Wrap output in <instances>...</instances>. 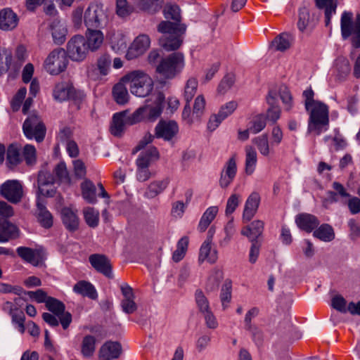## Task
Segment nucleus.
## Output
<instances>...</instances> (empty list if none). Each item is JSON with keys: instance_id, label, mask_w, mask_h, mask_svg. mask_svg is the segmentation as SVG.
I'll return each mask as SVG.
<instances>
[{"instance_id": "obj_1", "label": "nucleus", "mask_w": 360, "mask_h": 360, "mask_svg": "<svg viewBox=\"0 0 360 360\" xmlns=\"http://www.w3.org/2000/svg\"><path fill=\"white\" fill-rule=\"evenodd\" d=\"M163 15L166 19L162 20L157 26V30L162 34L159 39V44L167 51L179 49L183 44V35L186 31L187 26L181 23V9L176 4H167L165 6Z\"/></svg>"}, {"instance_id": "obj_2", "label": "nucleus", "mask_w": 360, "mask_h": 360, "mask_svg": "<svg viewBox=\"0 0 360 360\" xmlns=\"http://www.w3.org/2000/svg\"><path fill=\"white\" fill-rule=\"evenodd\" d=\"M278 97H280L283 103L286 106V110H289L292 107V96L288 88L285 85L275 86L270 89L266 97L269 108L266 110V120L276 123L281 117V110L278 105Z\"/></svg>"}, {"instance_id": "obj_3", "label": "nucleus", "mask_w": 360, "mask_h": 360, "mask_svg": "<svg viewBox=\"0 0 360 360\" xmlns=\"http://www.w3.org/2000/svg\"><path fill=\"white\" fill-rule=\"evenodd\" d=\"M309 113L307 131L319 135L326 131L329 125V107L324 103L319 101L306 109Z\"/></svg>"}, {"instance_id": "obj_4", "label": "nucleus", "mask_w": 360, "mask_h": 360, "mask_svg": "<svg viewBox=\"0 0 360 360\" xmlns=\"http://www.w3.org/2000/svg\"><path fill=\"white\" fill-rule=\"evenodd\" d=\"M179 132V127L175 121L160 120L155 128V136L146 134L143 139L133 150V153L143 148L147 144L151 143L154 137L163 139L166 141H172Z\"/></svg>"}, {"instance_id": "obj_5", "label": "nucleus", "mask_w": 360, "mask_h": 360, "mask_svg": "<svg viewBox=\"0 0 360 360\" xmlns=\"http://www.w3.org/2000/svg\"><path fill=\"white\" fill-rule=\"evenodd\" d=\"M122 82H129L131 93L138 97H146L153 89V80L143 71L135 70L129 73L122 78Z\"/></svg>"}, {"instance_id": "obj_6", "label": "nucleus", "mask_w": 360, "mask_h": 360, "mask_svg": "<svg viewBox=\"0 0 360 360\" xmlns=\"http://www.w3.org/2000/svg\"><path fill=\"white\" fill-rule=\"evenodd\" d=\"M0 292H13L18 297L14 299V302H6L4 304L5 309H9V314L11 316L12 322L20 333H22V298L20 296L21 288L18 286H12L9 284L0 283Z\"/></svg>"}, {"instance_id": "obj_7", "label": "nucleus", "mask_w": 360, "mask_h": 360, "mask_svg": "<svg viewBox=\"0 0 360 360\" xmlns=\"http://www.w3.org/2000/svg\"><path fill=\"white\" fill-rule=\"evenodd\" d=\"M184 67V56L181 52H174L163 58L160 61L155 72L165 79L175 77Z\"/></svg>"}, {"instance_id": "obj_8", "label": "nucleus", "mask_w": 360, "mask_h": 360, "mask_svg": "<svg viewBox=\"0 0 360 360\" xmlns=\"http://www.w3.org/2000/svg\"><path fill=\"white\" fill-rule=\"evenodd\" d=\"M22 63V46H18L13 58L8 50L0 51V76L10 70L9 79H15L20 73Z\"/></svg>"}, {"instance_id": "obj_9", "label": "nucleus", "mask_w": 360, "mask_h": 360, "mask_svg": "<svg viewBox=\"0 0 360 360\" xmlns=\"http://www.w3.org/2000/svg\"><path fill=\"white\" fill-rule=\"evenodd\" d=\"M153 105L148 104L138 108L131 114V123H138L144 119L154 120L159 117L163 108L165 95L162 92H158L153 95Z\"/></svg>"}, {"instance_id": "obj_10", "label": "nucleus", "mask_w": 360, "mask_h": 360, "mask_svg": "<svg viewBox=\"0 0 360 360\" xmlns=\"http://www.w3.org/2000/svg\"><path fill=\"white\" fill-rule=\"evenodd\" d=\"M108 22V16L101 4L91 3L84 13V23L87 30L103 28Z\"/></svg>"}, {"instance_id": "obj_11", "label": "nucleus", "mask_w": 360, "mask_h": 360, "mask_svg": "<svg viewBox=\"0 0 360 360\" xmlns=\"http://www.w3.org/2000/svg\"><path fill=\"white\" fill-rule=\"evenodd\" d=\"M341 32L344 39L352 36V44L354 47H360V15L356 16L355 22H352V13L344 12L341 17Z\"/></svg>"}, {"instance_id": "obj_12", "label": "nucleus", "mask_w": 360, "mask_h": 360, "mask_svg": "<svg viewBox=\"0 0 360 360\" xmlns=\"http://www.w3.org/2000/svg\"><path fill=\"white\" fill-rule=\"evenodd\" d=\"M53 96L56 100L63 101H72L79 108L80 103L84 98V95L80 91H77L69 82H61L58 83L53 90Z\"/></svg>"}, {"instance_id": "obj_13", "label": "nucleus", "mask_w": 360, "mask_h": 360, "mask_svg": "<svg viewBox=\"0 0 360 360\" xmlns=\"http://www.w3.org/2000/svg\"><path fill=\"white\" fill-rule=\"evenodd\" d=\"M24 134L27 138L41 142L46 135V127L37 114H30L24 121Z\"/></svg>"}, {"instance_id": "obj_14", "label": "nucleus", "mask_w": 360, "mask_h": 360, "mask_svg": "<svg viewBox=\"0 0 360 360\" xmlns=\"http://www.w3.org/2000/svg\"><path fill=\"white\" fill-rule=\"evenodd\" d=\"M68 60L63 49H56L47 57L44 68L51 75H58L67 67Z\"/></svg>"}, {"instance_id": "obj_15", "label": "nucleus", "mask_w": 360, "mask_h": 360, "mask_svg": "<svg viewBox=\"0 0 360 360\" xmlns=\"http://www.w3.org/2000/svg\"><path fill=\"white\" fill-rule=\"evenodd\" d=\"M89 51L83 36H75L68 43L67 51L70 58L73 60H83L86 57Z\"/></svg>"}, {"instance_id": "obj_16", "label": "nucleus", "mask_w": 360, "mask_h": 360, "mask_svg": "<svg viewBox=\"0 0 360 360\" xmlns=\"http://www.w3.org/2000/svg\"><path fill=\"white\" fill-rule=\"evenodd\" d=\"M45 305L49 311L58 317L63 329H67L72 322V315L70 312L65 311V304L60 300L49 297Z\"/></svg>"}, {"instance_id": "obj_17", "label": "nucleus", "mask_w": 360, "mask_h": 360, "mask_svg": "<svg viewBox=\"0 0 360 360\" xmlns=\"http://www.w3.org/2000/svg\"><path fill=\"white\" fill-rule=\"evenodd\" d=\"M0 194L9 202L17 203L22 195V186L18 181L8 180L1 186Z\"/></svg>"}, {"instance_id": "obj_18", "label": "nucleus", "mask_w": 360, "mask_h": 360, "mask_svg": "<svg viewBox=\"0 0 360 360\" xmlns=\"http://www.w3.org/2000/svg\"><path fill=\"white\" fill-rule=\"evenodd\" d=\"M34 73V65L32 63H27L24 67V84L29 83L31 81L30 84V94L32 96L28 97L24 101V114H25L26 111L30 108L32 105L33 98L32 97H35L37 93L39 91V84L37 79H33L32 75Z\"/></svg>"}, {"instance_id": "obj_19", "label": "nucleus", "mask_w": 360, "mask_h": 360, "mask_svg": "<svg viewBox=\"0 0 360 360\" xmlns=\"http://www.w3.org/2000/svg\"><path fill=\"white\" fill-rule=\"evenodd\" d=\"M131 115H128V111L124 110L115 113L113 115L112 121L110 125V132L115 136H120L124 131L126 125H132L135 123H131Z\"/></svg>"}, {"instance_id": "obj_20", "label": "nucleus", "mask_w": 360, "mask_h": 360, "mask_svg": "<svg viewBox=\"0 0 360 360\" xmlns=\"http://www.w3.org/2000/svg\"><path fill=\"white\" fill-rule=\"evenodd\" d=\"M89 260L91 266L99 273L109 278L113 277L112 265L110 259L104 255L93 254L89 256Z\"/></svg>"}, {"instance_id": "obj_21", "label": "nucleus", "mask_w": 360, "mask_h": 360, "mask_svg": "<svg viewBox=\"0 0 360 360\" xmlns=\"http://www.w3.org/2000/svg\"><path fill=\"white\" fill-rule=\"evenodd\" d=\"M150 39L147 34L139 35L133 41L127 53L130 60L142 55L150 46Z\"/></svg>"}, {"instance_id": "obj_22", "label": "nucleus", "mask_w": 360, "mask_h": 360, "mask_svg": "<svg viewBox=\"0 0 360 360\" xmlns=\"http://www.w3.org/2000/svg\"><path fill=\"white\" fill-rule=\"evenodd\" d=\"M46 201L38 196L37 201L36 217L37 221L45 229H49L53 226V216L46 209Z\"/></svg>"}, {"instance_id": "obj_23", "label": "nucleus", "mask_w": 360, "mask_h": 360, "mask_svg": "<svg viewBox=\"0 0 360 360\" xmlns=\"http://www.w3.org/2000/svg\"><path fill=\"white\" fill-rule=\"evenodd\" d=\"M121 354L122 346L120 342L107 341L99 349L98 359H116Z\"/></svg>"}, {"instance_id": "obj_24", "label": "nucleus", "mask_w": 360, "mask_h": 360, "mask_svg": "<svg viewBox=\"0 0 360 360\" xmlns=\"http://www.w3.org/2000/svg\"><path fill=\"white\" fill-rule=\"evenodd\" d=\"M61 219L63 225L70 232H75L79 229V219L77 210L71 207H65L60 211Z\"/></svg>"}, {"instance_id": "obj_25", "label": "nucleus", "mask_w": 360, "mask_h": 360, "mask_svg": "<svg viewBox=\"0 0 360 360\" xmlns=\"http://www.w3.org/2000/svg\"><path fill=\"white\" fill-rule=\"evenodd\" d=\"M46 254L41 247L34 249L24 247V261L31 264L33 266H41L44 264Z\"/></svg>"}, {"instance_id": "obj_26", "label": "nucleus", "mask_w": 360, "mask_h": 360, "mask_svg": "<svg viewBox=\"0 0 360 360\" xmlns=\"http://www.w3.org/2000/svg\"><path fill=\"white\" fill-rule=\"evenodd\" d=\"M260 202V196L258 193L252 192L248 198L243 213V220L250 221L257 212Z\"/></svg>"}, {"instance_id": "obj_27", "label": "nucleus", "mask_w": 360, "mask_h": 360, "mask_svg": "<svg viewBox=\"0 0 360 360\" xmlns=\"http://www.w3.org/2000/svg\"><path fill=\"white\" fill-rule=\"evenodd\" d=\"M86 47L89 51H96L101 48L104 41V36L100 30H87L85 34Z\"/></svg>"}, {"instance_id": "obj_28", "label": "nucleus", "mask_w": 360, "mask_h": 360, "mask_svg": "<svg viewBox=\"0 0 360 360\" xmlns=\"http://www.w3.org/2000/svg\"><path fill=\"white\" fill-rule=\"evenodd\" d=\"M295 222L300 229L308 233L315 229L320 223L316 216L307 213L298 214Z\"/></svg>"}, {"instance_id": "obj_29", "label": "nucleus", "mask_w": 360, "mask_h": 360, "mask_svg": "<svg viewBox=\"0 0 360 360\" xmlns=\"http://www.w3.org/2000/svg\"><path fill=\"white\" fill-rule=\"evenodd\" d=\"M49 27L55 43L58 44H63L65 40L67 34L65 22L59 18H56L52 20Z\"/></svg>"}, {"instance_id": "obj_30", "label": "nucleus", "mask_w": 360, "mask_h": 360, "mask_svg": "<svg viewBox=\"0 0 360 360\" xmlns=\"http://www.w3.org/2000/svg\"><path fill=\"white\" fill-rule=\"evenodd\" d=\"M18 22L17 15L10 8L0 11V29L10 30L14 29Z\"/></svg>"}, {"instance_id": "obj_31", "label": "nucleus", "mask_w": 360, "mask_h": 360, "mask_svg": "<svg viewBox=\"0 0 360 360\" xmlns=\"http://www.w3.org/2000/svg\"><path fill=\"white\" fill-rule=\"evenodd\" d=\"M264 224L261 220H255L250 225L243 228L241 234L248 237L250 241H259L258 238L262 235Z\"/></svg>"}, {"instance_id": "obj_32", "label": "nucleus", "mask_w": 360, "mask_h": 360, "mask_svg": "<svg viewBox=\"0 0 360 360\" xmlns=\"http://www.w3.org/2000/svg\"><path fill=\"white\" fill-rule=\"evenodd\" d=\"M236 173V164L233 157L231 158L221 172L219 184L222 188H226L231 183Z\"/></svg>"}, {"instance_id": "obj_33", "label": "nucleus", "mask_w": 360, "mask_h": 360, "mask_svg": "<svg viewBox=\"0 0 360 360\" xmlns=\"http://www.w3.org/2000/svg\"><path fill=\"white\" fill-rule=\"evenodd\" d=\"M159 158V153L156 148L150 147L141 153L136 164L137 167L148 168L150 164Z\"/></svg>"}, {"instance_id": "obj_34", "label": "nucleus", "mask_w": 360, "mask_h": 360, "mask_svg": "<svg viewBox=\"0 0 360 360\" xmlns=\"http://www.w3.org/2000/svg\"><path fill=\"white\" fill-rule=\"evenodd\" d=\"M20 145L11 143L6 150V165L10 169H13L20 162Z\"/></svg>"}, {"instance_id": "obj_35", "label": "nucleus", "mask_w": 360, "mask_h": 360, "mask_svg": "<svg viewBox=\"0 0 360 360\" xmlns=\"http://www.w3.org/2000/svg\"><path fill=\"white\" fill-rule=\"evenodd\" d=\"M0 231L8 241L17 238L20 236L19 229L4 218H0Z\"/></svg>"}, {"instance_id": "obj_36", "label": "nucleus", "mask_w": 360, "mask_h": 360, "mask_svg": "<svg viewBox=\"0 0 360 360\" xmlns=\"http://www.w3.org/2000/svg\"><path fill=\"white\" fill-rule=\"evenodd\" d=\"M124 82H120L116 84L112 89V96L115 102L119 105H124L128 103L129 100V94L128 93L127 87L123 84Z\"/></svg>"}, {"instance_id": "obj_37", "label": "nucleus", "mask_w": 360, "mask_h": 360, "mask_svg": "<svg viewBox=\"0 0 360 360\" xmlns=\"http://www.w3.org/2000/svg\"><path fill=\"white\" fill-rule=\"evenodd\" d=\"M82 195L83 198L91 204L96 202V186L89 179H85L81 184Z\"/></svg>"}, {"instance_id": "obj_38", "label": "nucleus", "mask_w": 360, "mask_h": 360, "mask_svg": "<svg viewBox=\"0 0 360 360\" xmlns=\"http://www.w3.org/2000/svg\"><path fill=\"white\" fill-rule=\"evenodd\" d=\"M292 38L288 33H281L278 34L271 41V46L275 51H285L291 46Z\"/></svg>"}, {"instance_id": "obj_39", "label": "nucleus", "mask_w": 360, "mask_h": 360, "mask_svg": "<svg viewBox=\"0 0 360 360\" xmlns=\"http://www.w3.org/2000/svg\"><path fill=\"white\" fill-rule=\"evenodd\" d=\"M316 5L319 8H325V24L328 26L330 17L336 11L337 0H316Z\"/></svg>"}, {"instance_id": "obj_40", "label": "nucleus", "mask_w": 360, "mask_h": 360, "mask_svg": "<svg viewBox=\"0 0 360 360\" xmlns=\"http://www.w3.org/2000/svg\"><path fill=\"white\" fill-rule=\"evenodd\" d=\"M96 340L91 335H85L81 343V353L84 357L90 358L96 351Z\"/></svg>"}, {"instance_id": "obj_41", "label": "nucleus", "mask_w": 360, "mask_h": 360, "mask_svg": "<svg viewBox=\"0 0 360 360\" xmlns=\"http://www.w3.org/2000/svg\"><path fill=\"white\" fill-rule=\"evenodd\" d=\"M313 236L324 242H330L335 238V233L331 226L328 224H323L316 229Z\"/></svg>"}, {"instance_id": "obj_42", "label": "nucleus", "mask_w": 360, "mask_h": 360, "mask_svg": "<svg viewBox=\"0 0 360 360\" xmlns=\"http://www.w3.org/2000/svg\"><path fill=\"white\" fill-rule=\"evenodd\" d=\"M73 290L78 294L87 296L91 299H95L97 297L94 287L90 283L85 281H80L77 283L73 287Z\"/></svg>"}, {"instance_id": "obj_43", "label": "nucleus", "mask_w": 360, "mask_h": 360, "mask_svg": "<svg viewBox=\"0 0 360 360\" xmlns=\"http://www.w3.org/2000/svg\"><path fill=\"white\" fill-rule=\"evenodd\" d=\"M111 64V58L110 56L104 53L101 55L98 59L96 62V68L92 70L89 71V76L93 77V73L95 70H98L100 75L105 76L108 73V70L110 69Z\"/></svg>"}, {"instance_id": "obj_44", "label": "nucleus", "mask_w": 360, "mask_h": 360, "mask_svg": "<svg viewBox=\"0 0 360 360\" xmlns=\"http://www.w3.org/2000/svg\"><path fill=\"white\" fill-rule=\"evenodd\" d=\"M163 0H139L138 6L142 11L150 14H155L160 11Z\"/></svg>"}, {"instance_id": "obj_45", "label": "nucleus", "mask_w": 360, "mask_h": 360, "mask_svg": "<svg viewBox=\"0 0 360 360\" xmlns=\"http://www.w3.org/2000/svg\"><path fill=\"white\" fill-rule=\"evenodd\" d=\"M53 173L55 174L56 181H58L60 183L69 185L71 184V179L64 162H60L56 165L53 169Z\"/></svg>"}, {"instance_id": "obj_46", "label": "nucleus", "mask_w": 360, "mask_h": 360, "mask_svg": "<svg viewBox=\"0 0 360 360\" xmlns=\"http://www.w3.org/2000/svg\"><path fill=\"white\" fill-rule=\"evenodd\" d=\"M211 244L210 243L204 242L200 249L199 254V262H202L205 260H208L210 263H214L217 259V251L213 250L212 253L211 251Z\"/></svg>"}, {"instance_id": "obj_47", "label": "nucleus", "mask_w": 360, "mask_h": 360, "mask_svg": "<svg viewBox=\"0 0 360 360\" xmlns=\"http://www.w3.org/2000/svg\"><path fill=\"white\" fill-rule=\"evenodd\" d=\"M169 181L164 179L161 181H155L148 186L146 195L147 198H153L162 193L167 186Z\"/></svg>"}, {"instance_id": "obj_48", "label": "nucleus", "mask_w": 360, "mask_h": 360, "mask_svg": "<svg viewBox=\"0 0 360 360\" xmlns=\"http://www.w3.org/2000/svg\"><path fill=\"white\" fill-rule=\"evenodd\" d=\"M259 309L257 307H252L246 313L245 316L244 322L245 328L254 335L256 334H261V331L259 328L256 326L252 324V319L256 317L259 314Z\"/></svg>"}, {"instance_id": "obj_49", "label": "nucleus", "mask_w": 360, "mask_h": 360, "mask_svg": "<svg viewBox=\"0 0 360 360\" xmlns=\"http://www.w3.org/2000/svg\"><path fill=\"white\" fill-rule=\"evenodd\" d=\"M245 153V172L252 174L257 163V153L252 146H246Z\"/></svg>"}, {"instance_id": "obj_50", "label": "nucleus", "mask_w": 360, "mask_h": 360, "mask_svg": "<svg viewBox=\"0 0 360 360\" xmlns=\"http://www.w3.org/2000/svg\"><path fill=\"white\" fill-rule=\"evenodd\" d=\"M297 26L301 32H304L307 27L314 26L313 18L310 16L307 8H302L300 9Z\"/></svg>"}, {"instance_id": "obj_51", "label": "nucleus", "mask_w": 360, "mask_h": 360, "mask_svg": "<svg viewBox=\"0 0 360 360\" xmlns=\"http://www.w3.org/2000/svg\"><path fill=\"white\" fill-rule=\"evenodd\" d=\"M84 218L87 225L95 228L98 224L99 212L94 207H87L83 210Z\"/></svg>"}, {"instance_id": "obj_52", "label": "nucleus", "mask_w": 360, "mask_h": 360, "mask_svg": "<svg viewBox=\"0 0 360 360\" xmlns=\"http://www.w3.org/2000/svg\"><path fill=\"white\" fill-rule=\"evenodd\" d=\"M223 279V272L220 269H214L208 278L206 289L208 291L216 290Z\"/></svg>"}, {"instance_id": "obj_53", "label": "nucleus", "mask_w": 360, "mask_h": 360, "mask_svg": "<svg viewBox=\"0 0 360 360\" xmlns=\"http://www.w3.org/2000/svg\"><path fill=\"white\" fill-rule=\"evenodd\" d=\"M231 281L229 280L225 281L221 287L220 294V299L224 309H226L228 307V305L231 300Z\"/></svg>"}, {"instance_id": "obj_54", "label": "nucleus", "mask_w": 360, "mask_h": 360, "mask_svg": "<svg viewBox=\"0 0 360 360\" xmlns=\"http://www.w3.org/2000/svg\"><path fill=\"white\" fill-rule=\"evenodd\" d=\"M252 142L257 146L262 155L264 156H268L269 155L270 148L268 135L266 134L253 139Z\"/></svg>"}, {"instance_id": "obj_55", "label": "nucleus", "mask_w": 360, "mask_h": 360, "mask_svg": "<svg viewBox=\"0 0 360 360\" xmlns=\"http://www.w3.org/2000/svg\"><path fill=\"white\" fill-rule=\"evenodd\" d=\"M198 88V81L195 78H190L187 80L184 88V98L186 103H190L195 94H196Z\"/></svg>"}, {"instance_id": "obj_56", "label": "nucleus", "mask_w": 360, "mask_h": 360, "mask_svg": "<svg viewBox=\"0 0 360 360\" xmlns=\"http://www.w3.org/2000/svg\"><path fill=\"white\" fill-rule=\"evenodd\" d=\"M266 127V118L264 115L259 114L255 117L249 124V130L252 134L260 132Z\"/></svg>"}, {"instance_id": "obj_57", "label": "nucleus", "mask_w": 360, "mask_h": 360, "mask_svg": "<svg viewBox=\"0 0 360 360\" xmlns=\"http://www.w3.org/2000/svg\"><path fill=\"white\" fill-rule=\"evenodd\" d=\"M24 160L28 166H33L37 162V150L34 146H24Z\"/></svg>"}, {"instance_id": "obj_58", "label": "nucleus", "mask_w": 360, "mask_h": 360, "mask_svg": "<svg viewBox=\"0 0 360 360\" xmlns=\"http://www.w3.org/2000/svg\"><path fill=\"white\" fill-rule=\"evenodd\" d=\"M37 181L38 186L53 185L56 182L55 176L46 170H42L39 172Z\"/></svg>"}, {"instance_id": "obj_59", "label": "nucleus", "mask_w": 360, "mask_h": 360, "mask_svg": "<svg viewBox=\"0 0 360 360\" xmlns=\"http://www.w3.org/2000/svg\"><path fill=\"white\" fill-rule=\"evenodd\" d=\"M195 301L200 313L204 314L207 311H211L209 301L201 290L196 291Z\"/></svg>"}, {"instance_id": "obj_60", "label": "nucleus", "mask_w": 360, "mask_h": 360, "mask_svg": "<svg viewBox=\"0 0 360 360\" xmlns=\"http://www.w3.org/2000/svg\"><path fill=\"white\" fill-rule=\"evenodd\" d=\"M133 12V8L129 6L127 0H117L116 13L120 17H126Z\"/></svg>"}, {"instance_id": "obj_61", "label": "nucleus", "mask_w": 360, "mask_h": 360, "mask_svg": "<svg viewBox=\"0 0 360 360\" xmlns=\"http://www.w3.org/2000/svg\"><path fill=\"white\" fill-rule=\"evenodd\" d=\"M205 107V100L202 95H199L195 100L193 110V117L199 119L203 114Z\"/></svg>"}, {"instance_id": "obj_62", "label": "nucleus", "mask_w": 360, "mask_h": 360, "mask_svg": "<svg viewBox=\"0 0 360 360\" xmlns=\"http://www.w3.org/2000/svg\"><path fill=\"white\" fill-rule=\"evenodd\" d=\"M335 67L342 77L347 75L351 70L349 60L343 57H340L336 60Z\"/></svg>"}, {"instance_id": "obj_63", "label": "nucleus", "mask_w": 360, "mask_h": 360, "mask_svg": "<svg viewBox=\"0 0 360 360\" xmlns=\"http://www.w3.org/2000/svg\"><path fill=\"white\" fill-rule=\"evenodd\" d=\"M332 307L341 313L347 311V301L342 295H335L332 299Z\"/></svg>"}, {"instance_id": "obj_64", "label": "nucleus", "mask_w": 360, "mask_h": 360, "mask_svg": "<svg viewBox=\"0 0 360 360\" xmlns=\"http://www.w3.org/2000/svg\"><path fill=\"white\" fill-rule=\"evenodd\" d=\"M240 195L233 193L228 199L226 207V214H232L239 205Z\"/></svg>"}]
</instances>
